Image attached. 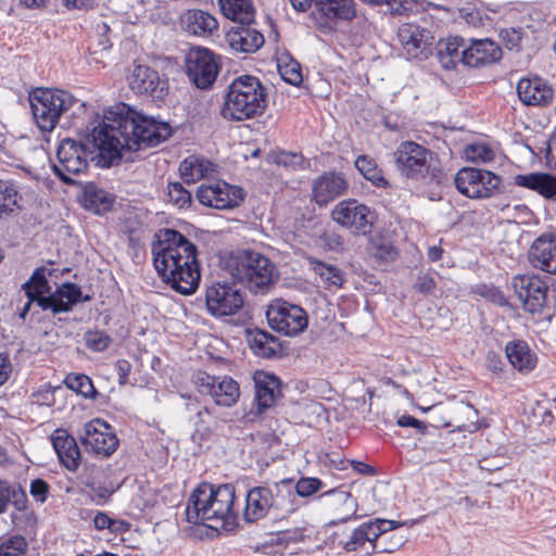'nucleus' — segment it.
<instances>
[{"instance_id": "nucleus-1", "label": "nucleus", "mask_w": 556, "mask_h": 556, "mask_svg": "<svg viewBox=\"0 0 556 556\" xmlns=\"http://www.w3.org/2000/svg\"><path fill=\"white\" fill-rule=\"evenodd\" d=\"M172 127L130 109L126 104L104 115L100 130L94 131V146L100 149V162L112 166L123 157L125 151H137L142 147H155L168 139Z\"/></svg>"}, {"instance_id": "nucleus-2", "label": "nucleus", "mask_w": 556, "mask_h": 556, "mask_svg": "<svg viewBox=\"0 0 556 556\" xmlns=\"http://www.w3.org/2000/svg\"><path fill=\"white\" fill-rule=\"evenodd\" d=\"M154 267L164 282L180 294H192L201 280L198 248L175 229H164L152 244Z\"/></svg>"}, {"instance_id": "nucleus-3", "label": "nucleus", "mask_w": 556, "mask_h": 556, "mask_svg": "<svg viewBox=\"0 0 556 556\" xmlns=\"http://www.w3.org/2000/svg\"><path fill=\"white\" fill-rule=\"evenodd\" d=\"M235 496L232 484L215 488L208 482L200 483L188 498L187 521L214 530H233L238 525V513L233 509Z\"/></svg>"}, {"instance_id": "nucleus-4", "label": "nucleus", "mask_w": 556, "mask_h": 556, "mask_svg": "<svg viewBox=\"0 0 556 556\" xmlns=\"http://www.w3.org/2000/svg\"><path fill=\"white\" fill-rule=\"evenodd\" d=\"M400 175L420 186H440L446 180L438 155L415 141L401 142L393 153Z\"/></svg>"}, {"instance_id": "nucleus-5", "label": "nucleus", "mask_w": 556, "mask_h": 556, "mask_svg": "<svg viewBox=\"0 0 556 556\" xmlns=\"http://www.w3.org/2000/svg\"><path fill=\"white\" fill-rule=\"evenodd\" d=\"M266 108L267 96L260 79L242 75L228 86L220 114L227 121L242 122L263 115Z\"/></svg>"}, {"instance_id": "nucleus-6", "label": "nucleus", "mask_w": 556, "mask_h": 556, "mask_svg": "<svg viewBox=\"0 0 556 556\" xmlns=\"http://www.w3.org/2000/svg\"><path fill=\"white\" fill-rule=\"evenodd\" d=\"M230 275L253 293H265L278 277L276 265L255 251H239L228 261Z\"/></svg>"}, {"instance_id": "nucleus-7", "label": "nucleus", "mask_w": 556, "mask_h": 556, "mask_svg": "<svg viewBox=\"0 0 556 556\" xmlns=\"http://www.w3.org/2000/svg\"><path fill=\"white\" fill-rule=\"evenodd\" d=\"M290 488L278 481L250 489L245 494L243 519L247 522H254L269 514L278 517L293 513Z\"/></svg>"}, {"instance_id": "nucleus-8", "label": "nucleus", "mask_w": 556, "mask_h": 556, "mask_svg": "<svg viewBox=\"0 0 556 556\" xmlns=\"http://www.w3.org/2000/svg\"><path fill=\"white\" fill-rule=\"evenodd\" d=\"M97 130H100V126L92 129L91 139L88 138L86 143L71 138L61 141L56 151L58 162L53 164V172L63 182L74 184L75 181L71 176L83 173L87 168L89 160H97L98 165L105 167L100 162V149L94 146L93 135Z\"/></svg>"}, {"instance_id": "nucleus-9", "label": "nucleus", "mask_w": 556, "mask_h": 556, "mask_svg": "<svg viewBox=\"0 0 556 556\" xmlns=\"http://www.w3.org/2000/svg\"><path fill=\"white\" fill-rule=\"evenodd\" d=\"M29 102L38 127L43 131H51L55 128L61 115L77 100L65 90L39 88L30 93Z\"/></svg>"}, {"instance_id": "nucleus-10", "label": "nucleus", "mask_w": 556, "mask_h": 556, "mask_svg": "<svg viewBox=\"0 0 556 556\" xmlns=\"http://www.w3.org/2000/svg\"><path fill=\"white\" fill-rule=\"evenodd\" d=\"M456 189L470 199L490 198L498 190L502 178L494 173L476 168L463 167L454 178Z\"/></svg>"}, {"instance_id": "nucleus-11", "label": "nucleus", "mask_w": 556, "mask_h": 556, "mask_svg": "<svg viewBox=\"0 0 556 556\" xmlns=\"http://www.w3.org/2000/svg\"><path fill=\"white\" fill-rule=\"evenodd\" d=\"M269 327L286 336L293 337L303 332L308 318L306 312L299 305L286 301H274L266 311Z\"/></svg>"}, {"instance_id": "nucleus-12", "label": "nucleus", "mask_w": 556, "mask_h": 556, "mask_svg": "<svg viewBox=\"0 0 556 556\" xmlns=\"http://www.w3.org/2000/svg\"><path fill=\"white\" fill-rule=\"evenodd\" d=\"M79 439L87 452L100 457L111 456L119 444L112 427L99 418L85 424Z\"/></svg>"}, {"instance_id": "nucleus-13", "label": "nucleus", "mask_w": 556, "mask_h": 556, "mask_svg": "<svg viewBox=\"0 0 556 556\" xmlns=\"http://www.w3.org/2000/svg\"><path fill=\"white\" fill-rule=\"evenodd\" d=\"M205 305L214 317L231 316L242 308L243 296L235 286L216 282L206 288Z\"/></svg>"}, {"instance_id": "nucleus-14", "label": "nucleus", "mask_w": 556, "mask_h": 556, "mask_svg": "<svg viewBox=\"0 0 556 556\" xmlns=\"http://www.w3.org/2000/svg\"><path fill=\"white\" fill-rule=\"evenodd\" d=\"M188 77L200 89L208 88L216 79L218 65L214 54L206 48H191L186 55Z\"/></svg>"}, {"instance_id": "nucleus-15", "label": "nucleus", "mask_w": 556, "mask_h": 556, "mask_svg": "<svg viewBox=\"0 0 556 556\" xmlns=\"http://www.w3.org/2000/svg\"><path fill=\"white\" fill-rule=\"evenodd\" d=\"M197 199L208 207L230 210L242 203L244 193L241 188L218 180L210 185H201L197 190Z\"/></svg>"}, {"instance_id": "nucleus-16", "label": "nucleus", "mask_w": 556, "mask_h": 556, "mask_svg": "<svg viewBox=\"0 0 556 556\" xmlns=\"http://www.w3.org/2000/svg\"><path fill=\"white\" fill-rule=\"evenodd\" d=\"M195 384L201 394L211 395L219 406L230 407L240 396L238 382L227 376L215 377L200 371L195 377Z\"/></svg>"}, {"instance_id": "nucleus-17", "label": "nucleus", "mask_w": 556, "mask_h": 556, "mask_svg": "<svg viewBox=\"0 0 556 556\" xmlns=\"http://www.w3.org/2000/svg\"><path fill=\"white\" fill-rule=\"evenodd\" d=\"M511 287L527 312L536 314L546 305L547 286L539 276L517 275L511 280Z\"/></svg>"}, {"instance_id": "nucleus-18", "label": "nucleus", "mask_w": 556, "mask_h": 556, "mask_svg": "<svg viewBox=\"0 0 556 556\" xmlns=\"http://www.w3.org/2000/svg\"><path fill=\"white\" fill-rule=\"evenodd\" d=\"M331 218L357 235H365L371 226L369 207L354 199L340 201L331 211Z\"/></svg>"}, {"instance_id": "nucleus-19", "label": "nucleus", "mask_w": 556, "mask_h": 556, "mask_svg": "<svg viewBox=\"0 0 556 556\" xmlns=\"http://www.w3.org/2000/svg\"><path fill=\"white\" fill-rule=\"evenodd\" d=\"M350 184L341 173L325 172L312 181V199L319 206H327L346 194Z\"/></svg>"}, {"instance_id": "nucleus-20", "label": "nucleus", "mask_w": 556, "mask_h": 556, "mask_svg": "<svg viewBox=\"0 0 556 556\" xmlns=\"http://www.w3.org/2000/svg\"><path fill=\"white\" fill-rule=\"evenodd\" d=\"M325 507L334 517L330 525L346 522L357 518V502L351 493L343 489H332L324 492L320 496Z\"/></svg>"}, {"instance_id": "nucleus-21", "label": "nucleus", "mask_w": 556, "mask_h": 556, "mask_svg": "<svg viewBox=\"0 0 556 556\" xmlns=\"http://www.w3.org/2000/svg\"><path fill=\"white\" fill-rule=\"evenodd\" d=\"M129 87L138 94H150L163 99L167 92V83L160 78L159 73L147 65H135L128 77Z\"/></svg>"}, {"instance_id": "nucleus-22", "label": "nucleus", "mask_w": 556, "mask_h": 556, "mask_svg": "<svg viewBox=\"0 0 556 556\" xmlns=\"http://www.w3.org/2000/svg\"><path fill=\"white\" fill-rule=\"evenodd\" d=\"M517 93L526 105L548 106L554 99L553 88L542 78H521L517 84Z\"/></svg>"}, {"instance_id": "nucleus-23", "label": "nucleus", "mask_w": 556, "mask_h": 556, "mask_svg": "<svg viewBox=\"0 0 556 556\" xmlns=\"http://www.w3.org/2000/svg\"><path fill=\"white\" fill-rule=\"evenodd\" d=\"M529 261L535 268L556 275V235L542 233L536 238L529 250Z\"/></svg>"}, {"instance_id": "nucleus-24", "label": "nucleus", "mask_w": 556, "mask_h": 556, "mask_svg": "<svg viewBox=\"0 0 556 556\" xmlns=\"http://www.w3.org/2000/svg\"><path fill=\"white\" fill-rule=\"evenodd\" d=\"M293 9L307 11L314 3L315 8L327 18L351 20L355 15L352 0H289Z\"/></svg>"}, {"instance_id": "nucleus-25", "label": "nucleus", "mask_w": 556, "mask_h": 556, "mask_svg": "<svg viewBox=\"0 0 556 556\" xmlns=\"http://www.w3.org/2000/svg\"><path fill=\"white\" fill-rule=\"evenodd\" d=\"M50 439L60 463L67 470L75 472L81 462L80 450L75 438L65 429H56L52 432Z\"/></svg>"}, {"instance_id": "nucleus-26", "label": "nucleus", "mask_w": 556, "mask_h": 556, "mask_svg": "<svg viewBox=\"0 0 556 556\" xmlns=\"http://www.w3.org/2000/svg\"><path fill=\"white\" fill-rule=\"evenodd\" d=\"M397 38L403 46L407 58L417 59L431 45L432 36L428 30L413 23L400 26Z\"/></svg>"}, {"instance_id": "nucleus-27", "label": "nucleus", "mask_w": 556, "mask_h": 556, "mask_svg": "<svg viewBox=\"0 0 556 556\" xmlns=\"http://www.w3.org/2000/svg\"><path fill=\"white\" fill-rule=\"evenodd\" d=\"M465 65L469 67H479L493 64L501 60L502 49L493 40L472 39L469 46L466 45Z\"/></svg>"}, {"instance_id": "nucleus-28", "label": "nucleus", "mask_w": 556, "mask_h": 556, "mask_svg": "<svg viewBox=\"0 0 556 556\" xmlns=\"http://www.w3.org/2000/svg\"><path fill=\"white\" fill-rule=\"evenodd\" d=\"M181 28L190 35L208 37L218 30V22L211 13L200 9H189L179 16Z\"/></svg>"}, {"instance_id": "nucleus-29", "label": "nucleus", "mask_w": 556, "mask_h": 556, "mask_svg": "<svg viewBox=\"0 0 556 556\" xmlns=\"http://www.w3.org/2000/svg\"><path fill=\"white\" fill-rule=\"evenodd\" d=\"M376 522H363L355 528L351 534L341 540L339 544L348 552L371 551V544L381 536V530L375 526Z\"/></svg>"}, {"instance_id": "nucleus-30", "label": "nucleus", "mask_w": 556, "mask_h": 556, "mask_svg": "<svg viewBox=\"0 0 556 556\" xmlns=\"http://www.w3.org/2000/svg\"><path fill=\"white\" fill-rule=\"evenodd\" d=\"M227 39L232 49L243 53H254L264 45L263 35L250 24L232 27Z\"/></svg>"}, {"instance_id": "nucleus-31", "label": "nucleus", "mask_w": 556, "mask_h": 556, "mask_svg": "<svg viewBox=\"0 0 556 556\" xmlns=\"http://www.w3.org/2000/svg\"><path fill=\"white\" fill-rule=\"evenodd\" d=\"M505 354L510 365L521 374H529L536 367V354L523 340L507 342Z\"/></svg>"}, {"instance_id": "nucleus-32", "label": "nucleus", "mask_w": 556, "mask_h": 556, "mask_svg": "<svg viewBox=\"0 0 556 556\" xmlns=\"http://www.w3.org/2000/svg\"><path fill=\"white\" fill-rule=\"evenodd\" d=\"M515 184L538 192L544 199L556 202V176L549 173L517 175Z\"/></svg>"}, {"instance_id": "nucleus-33", "label": "nucleus", "mask_w": 556, "mask_h": 556, "mask_svg": "<svg viewBox=\"0 0 556 556\" xmlns=\"http://www.w3.org/2000/svg\"><path fill=\"white\" fill-rule=\"evenodd\" d=\"M255 383V403L257 406V412L262 413L263 410L271 407L280 395V381L274 375L267 374H257L254 377Z\"/></svg>"}, {"instance_id": "nucleus-34", "label": "nucleus", "mask_w": 556, "mask_h": 556, "mask_svg": "<svg viewBox=\"0 0 556 556\" xmlns=\"http://www.w3.org/2000/svg\"><path fill=\"white\" fill-rule=\"evenodd\" d=\"M84 206L96 214H104L112 210L114 195L98 187L93 182H88L83 192Z\"/></svg>"}, {"instance_id": "nucleus-35", "label": "nucleus", "mask_w": 556, "mask_h": 556, "mask_svg": "<svg viewBox=\"0 0 556 556\" xmlns=\"http://www.w3.org/2000/svg\"><path fill=\"white\" fill-rule=\"evenodd\" d=\"M247 339L251 350L261 357L269 358L277 354L281 348L275 336L258 328L248 330Z\"/></svg>"}, {"instance_id": "nucleus-36", "label": "nucleus", "mask_w": 556, "mask_h": 556, "mask_svg": "<svg viewBox=\"0 0 556 556\" xmlns=\"http://www.w3.org/2000/svg\"><path fill=\"white\" fill-rule=\"evenodd\" d=\"M223 15L239 24H251L255 18V8L251 0H217Z\"/></svg>"}, {"instance_id": "nucleus-37", "label": "nucleus", "mask_w": 556, "mask_h": 556, "mask_svg": "<svg viewBox=\"0 0 556 556\" xmlns=\"http://www.w3.org/2000/svg\"><path fill=\"white\" fill-rule=\"evenodd\" d=\"M465 52H467L465 40L462 37H451L440 45L438 59L444 68L450 70L458 63L465 65Z\"/></svg>"}, {"instance_id": "nucleus-38", "label": "nucleus", "mask_w": 556, "mask_h": 556, "mask_svg": "<svg viewBox=\"0 0 556 556\" xmlns=\"http://www.w3.org/2000/svg\"><path fill=\"white\" fill-rule=\"evenodd\" d=\"M307 262L313 273L320 278L326 289L341 288L345 281L344 273L336 265L308 256Z\"/></svg>"}, {"instance_id": "nucleus-39", "label": "nucleus", "mask_w": 556, "mask_h": 556, "mask_svg": "<svg viewBox=\"0 0 556 556\" xmlns=\"http://www.w3.org/2000/svg\"><path fill=\"white\" fill-rule=\"evenodd\" d=\"M54 295L58 303L54 314L68 312L76 303L80 301L88 302L91 300L90 295L83 298L80 287L73 282L63 283L56 289Z\"/></svg>"}, {"instance_id": "nucleus-40", "label": "nucleus", "mask_w": 556, "mask_h": 556, "mask_svg": "<svg viewBox=\"0 0 556 556\" xmlns=\"http://www.w3.org/2000/svg\"><path fill=\"white\" fill-rule=\"evenodd\" d=\"M27 495L20 484H11L0 480V514L7 510L11 503L16 510L24 511L27 508Z\"/></svg>"}, {"instance_id": "nucleus-41", "label": "nucleus", "mask_w": 556, "mask_h": 556, "mask_svg": "<svg viewBox=\"0 0 556 556\" xmlns=\"http://www.w3.org/2000/svg\"><path fill=\"white\" fill-rule=\"evenodd\" d=\"M279 482H283L291 488V498L290 503L293 506V511L298 508L296 497H308L319 490H321L324 483L318 478H312V477H303L299 479L295 483L293 482V479H282Z\"/></svg>"}, {"instance_id": "nucleus-42", "label": "nucleus", "mask_w": 556, "mask_h": 556, "mask_svg": "<svg viewBox=\"0 0 556 556\" xmlns=\"http://www.w3.org/2000/svg\"><path fill=\"white\" fill-rule=\"evenodd\" d=\"M355 167L365 179L378 188H388L389 181L383 177L382 170L378 168L376 161L368 155H359L355 160Z\"/></svg>"}, {"instance_id": "nucleus-43", "label": "nucleus", "mask_w": 556, "mask_h": 556, "mask_svg": "<svg viewBox=\"0 0 556 556\" xmlns=\"http://www.w3.org/2000/svg\"><path fill=\"white\" fill-rule=\"evenodd\" d=\"M208 163L197 156L185 159L179 166L181 179L186 184H194L208 172Z\"/></svg>"}, {"instance_id": "nucleus-44", "label": "nucleus", "mask_w": 556, "mask_h": 556, "mask_svg": "<svg viewBox=\"0 0 556 556\" xmlns=\"http://www.w3.org/2000/svg\"><path fill=\"white\" fill-rule=\"evenodd\" d=\"M18 192L8 180L0 179V218L11 215L17 206Z\"/></svg>"}, {"instance_id": "nucleus-45", "label": "nucleus", "mask_w": 556, "mask_h": 556, "mask_svg": "<svg viewBox=\"0 0 556 556\" xmlns=\"http://www.w3.org/2000/svg\"><path fill=\"white\" fill-rule=\"evenodd\" d=\"M65 386L83 395L86 399H96L98 392L93 387L91 379L84 374H70L64 380Z\"/></svg>"}, {"instance_id": "nucleus-46", "label": "nucleus", "mask_w": 556, "mask_h": 556, "mask_svg": "<svg viewBox=\"0 0 556 556\" xmlns=\"http://www.w3.org/2000/svg\"><path fill=\"white\" fill-rule=\"evenodd\" d=\"M28 543L23 535L0 538V556H25Z\"/></svg>"}, {"instance_id": "nucleus-47", "label": "nucleus", "mask_w": 556, "mask_h": 556, "mask_svg": "<svg viewBox=\"0 0 556 556\" xmlns=\"http://www.w3.org/2000/svg\"><path fill=\"white\" fill-rule=\"evenodd\" d=\"M405 542L406 538L396 533L380 536V539L371 544V551H368L367 554L371 555L374 553H393L401 548Z\"/></svg>"}, {"instance_id": "nucleus-48", "label": "nucleus", "mask_w": 556, "mask_h": 556, "mask_svg": "<svg viewBox=\"0 0 556 556\" xmlns=\"http://www.w3.org/2000/svg\"><path fill=\"white\" fill-rule=\"evenodd\" d=\"M376 4H386L393 15H408L417 12L424 2L418 0H372Z\"/></svg>"}, {"instance_id": "nucleus-49", "label": "nucleus", "mask_w": 556, "mask_h": 556, "mask_svg": "<svg viewBox=\"0 0 556 556\" xmlns=\"http://www.w3.org/2000/svg\"><path fill=\"white\" fill-rule=\"evenodd\" d=\"M269 159L273 163L288 169L296 170L304 168V156L301 153L279 151L270 154Z\"/></svg>"}, {"instance_id": "nucleus-50", "label": "nucleus", "mask_w": 556, "mask_h": 556, "mask_svg": "<svg viewBox=\"0 0 556 556\" xmlns=\"http://www.w3.org/2000/svg\"><path fill=\"white\" fill-rule=\"evenodd\" d=\"M167 194L169 201L179 208L188 207L192 202L191 193L180 182H168Z\"/></svg>"}, {"instance_id": "nucleus-51", "label": "nucleus", "mask_w": 556, "mask_h": 556, "mask_svg": "<svg viewBox=\"0 0 556 556\" xmlns=\"http://www.w3.org/2000/svg\"><path fill=\"white\" fill-rule=\"evenodd\" d=\"M84 340L85 345L94 352L106 350L112 341L108 333L99 329L88 330L84 336Z\"/></svg>"}, {"instance_id": "nucleus-52", "label": "nucleus", "mask_w": 556, "mask_h": 556, "mask_svg": "<svg viewBox=\"0 0 556 556\" xmlns=\"http://www.w3.org/2000/svg\"><path fill=\"white\" fill-rule=\"evenodd\" d=\"M278 71L281 78L292 86H299L303 80L301 65L294 60H290L286 63H279Z\"/></svg>"}, {"instance_id": "nucleus-53", "label": "nucleus", "mask_w": 556, "mask_h": 556, "mask_svg": "<svg viewBox=\"0 0 556 556\" xmlns=\"http://www.w3.org/2000/svg\"><path fill=\"white\" fill-rule=\"evenodd\" d=\"M466 157L476 163H488L494 159V151L485 143H472L465 150Z\"/></svg>"}, {"instance_id": "nucleus-54", "label": "nucleus", "mask_w": 556, "mask_h": 556, "mask_svg": "<svg viewBox=\"0 0 556 556\" xmlns=\"http://www.w3.org/2000/svg\"><path fill=\"white\" fill-rule=\"evenodd\" d=\"M34 287L38 291H41L43 293H50V286L49 281L46 277V268L45 267H38L36 268L29 279L24 282V287Z\"/></svg>"}, {"instance_id": "nucleus-55", "label": "nucleus", "mask_w": 556, "mask_h": 556, "mask_svg": "<svg viewBox=\"0 0 556 556\" xmlns=\"http://www.w3.org/2000/svg\"><path fill=\"white\" fill-rule=\"evenodd\" d=\"M371 253L376 258L386 262L393 261L396 256L395 248L390 242L383 240L372 242Z\"/></svg>"}, {"instance_id": "nucleus-56", "label": "nucleus", "mask_w": 556, "mask_h": 556, "mask_svg": "<svg viewBox=\"0 0 556 556\" xmlns=\"http://www.w3.org/2000/svg\"><path fill=\"white\" fill-rule=\"evenodd\" d=\"M458 412L460 415L465 416L469 420V424L463 422L462 425H458L457 427L460 430H465V431H470V432L476 431L478 429V427H477L478 410L476 408H473V406L468 403H462L458 406Z\"/></svg>"}, {"instance_id": "nucleus-57", "label": "nucleus", "mask_w": 556, "mask_h": 556, "mask_svg": "<svg viewBox=\"0 0 556 556\" xmlns=\"http://www.w3.org/2000/svg\"><path fill=\"white\" fill-rule=\"evenodd\" d=\"M500 37L509 50L518 49L522 40V33L516 28H505L500 31Z\"/></svg>"}, {"instance_id": "nucleus-58", "label": "nucleus", "mask_w": 556, "mask_h": 556, "mask_svg": "<svg viewBox=\"0 0 556 556\" xmlns=\"http://www.w3.org/2000/svg\"><path fill=\"white\" fill-rule=\"evenodd\" d=\"M414 289L422 294H432L435 289L433 274L426 273L419 275L414 283Z\"/></svg>"}, {"instance_id": "nucleus-59", "label": "nucleus", "mask_w": 556, "mask_h": 556, "mask_svg": "<svg viewBox=\"0 0 556 556\" xmlns=\"http://www.w3.org/2000/svg\"><path fill=\"white\" fill-rule=\"evenodd\" d=\"M49 484L43 479H35L30 482L29 493L38 502L45 503L49 492Z\"/></svg>"}, {"instance_id": "nucleus-60", "label": "nucleus", "mask_w": 556, "mask_h": 556, "mask_svg": "<svg viewBox=\"0 0 556 556\" xmlns=\"http://www.w3.org/2000/svg\"><path fill=\"white\" fill-rule=\"evenodd\" d=\"M396 424L400 427H413L417 430L419 433H425L427 426L424 421L410 416V415H403L401 416Z\"/></svg>"}, {"instance_id": "nucleus-61", "label": "nucleus", "mask_w": 556, "mask_h": 556, "mask_svg": "<svg viewBox=\"0 0 556 556\" xmlns=\"http://www.w3.org/2000/svg\"><path fill=\"white\" fill-rule=\"evenodd\" d=\"M115 368L118 376V382L119 384L124 386L127 383L128 376L131 370V365L126 359H118L115 364Z\"/></svg>"}, {"instance_id": "nucleus-62", "label": "nucleus", "mask_w": 556, "mask_h": 556, "mask_svg": "<svg viewBox=\"0 0 556 556\" xmlns=\"http://www.w3.org/2000/svg\"><path fill=\"white\" fill-rule=\"evenodd\" d=\"M36 303L41 309H43V311L51 309L53 314H54V309H56V307H58V303H56L54 293H52L48 296L46 294H41L37 299Z\"/></svg>"}, {"instance_id": "nucleus-63", "label": "nucleus", "mask_w": 556, "mask_h": 556, "mask_svg": "<svg viewBox=\"0 0 556 556\" xmlns=\"http://www.w3.org/2000/svg\"><path fill=\"white\" fill-rule=\"evenodd\" d=\"M368 522H376L375 526L381 530V536L388 535L387 533L400 526V522L388 519L376 518L374 520H369Z\"/></svg>"}, {"instance_id": "nucleus-64", "label": "nucleus", "mask_w": 556, "mask_h": 556, "mask_svg": "<svg viewBox=\"0 0 556 556\" xmlns=\"http://www.w3.org/2000/svg\"><path fill=\"white\" fill-rule=\"evenodd\" d=\"M11 369L12 367L9 358L5 355L0 354V387L9 379Z\"/></svg>"}]
</instances>
